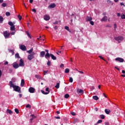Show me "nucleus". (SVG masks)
<instances>
[{
	"mask_svg": "<svg viewBox=\"0 0 125 125\" xmlns=\"http://www.w3.org/2000/svg\"><path fill=\"white\" fill-rule=\"evenodd\" d=\"M36 54L34 52H32L31 54H30L31 56H34Z\"/></svg>",
	"mask_w": 125,
	"mask_h": 125,
	"instance_id": "nucleus-58",
	"label": "nucleus"
},
{
	"mask_svg": "<svg viewBox=\"0 0 125 125\" xmlns=\"http://www.w3.org/2000/svg\"><path fill=\"white\" fill-rule=\"evenodd\" d=\"M45 91H47L46 93H48V94H49L50 91L49 90V88L48 87H46L45 88Z\"/></svg>",
	"mask_w": 125,
	"mask_h": 125,
	"instance_id": "nucleus-45",
	"label": "nucleus"
},
{
	"mask_svg": "<svg viewBox=\"0 0 125 125\" xmlns=\"http://www.w3.org/2000/svg\"><path fill=\"white\" fill-rule=\"evenodd\" d=\"M117 17H121V14H120V13H118L117 14Z\"/></svg>",
	"mask_w": 125,
	"mask_h": 125,
	"instance_id": "nucleus-62",
	"label": "nucleus"
},
{
	"mask_svg": "<svg viewBox=\"0 0 125 125\" xmlns=\"http://www.w3.org/2000/svg\"><path fill=\"white\" fill-rule=\"evenodd\" d=\"M34 56L31 55V54L28 55V56H27V59L29 61H31L32 60H33L34 59Z\"/></svg>",
	"mask_w": 125,
	"mask_h": 125,
	"instance_id": "nucleus-15",
	"label": "nucleus"
},
{
	"mask_svg": "<svg viewBox=\"0 0 125 125\" xmlns=\"http://www.w3.org/2000/svg\"><path fill=\"white\" fill-rule=\"evenodd\" d=\"M3 35L5 39H7L10 36V34L7 31H5L3 32Z\"/></svg>",
	"mask_w": 125,
	"mask_h": 125,
	"instance_id": "nucleus-3",
	"label": "nucleus"
},
{
	"mask_svg": "<svg viewBox=\"0 0 125 125\" xmlns=\"http://www.w3.org/2000/svg\"><path fill=\"white\" fill-rule=\"evenodd\" d=\"M122 74H125V70H122Z\"/></svg>",
	"mask_w": 125,
	"mask_h": 125,
	"instance_id": "nucleus-64",
	"label": "nucleus"
},
{
	"mask_svg": "<svg viewBox=\"0 0 125 125\" xmlns=\"http://www.w3.org/2000/svg\"><path fill=\"white\" fill-rule=\"evenodd\" d=\"M115 61H117L119 62H125V60L122 58L118 57L115 59Z\"/></svg>",
	"mask_w": 125,
	"mask_h": 125,
	"instance_id": "nucleus-6",
	"label": "nucleus"
},
{
	"mask_svg": "<svg viewBox=\"0 0 125 125\" xmlns=\"http://www.w3.org/2000/svg\"><path fill=\"white\" fill-rule=\"evenodd\" d=\"M5 15H6L7 17H9V16H10L11 14H10V13L9 12H6L5 13Z\"/></svg>",
	"mask_w": 125,
	"mask_h": 125,
	"instance_id": "nucleus-34",
	"label": "nucleus"
},
{
	"mask_svg": "<svg viewBox=\"0 0 125 125\" xmlns=\"http://www.w3.org/2000/svg\"><path fill=\"white\" fill-rule=\"evenodd\" d=\"M99 58L100 59H101V60H103L104 61H105V59L102 56H99Z\"/></svg>",
	"mask_w": 125,
	"mask_h": 125,
	"instance_id": "nucleus-44",
	"label": "nucleus"
},
{
	"mask_svg": "<svg viewBox=\"0 0 125 125\" xmlns=\"http://www.w3.org/2000/svg\"><path fill=\"white\" fill-rule=\"evenodd\" d=\"M15 112L17 114H18L19 113V110L18 108L15 109Z\"/></svg>",
	"mask_w": 125,
	"mask_h": 125,
	"instance_id": "nucleus-36",
	"label": "nucleus"
},
{
	"mask_svg": "<svg viewBox=\"0 0 125 125\" xmlns=\"http://www.w3.org/2000/svg\"><path fill=\"white\" fill-rule=\"evenodd\" d=\"M12 72H13V69H12V68H9V73L10 74H11V73H12Z\"/></svg>",
	"mask_w": 125,
	"mask_h": 125,
	"instance_id": "nucleus-48",
	"label": "nucleus"
},
{
	"mask_svg": "<svg viewBox=\"0 0 125 125\" xmlns=\"http://www.w3.org/2000/svg\"><path fill=\"white\" fill-rule=\"evenodd\" d=\"M69 82L70 83H73V79L72 77H69Z\"/></svg>",
	"mask_w": 125,
	"mask_h": 125,
	"instance_id": "nucleus-33",
	"label": "nucleus"
},
{
	"mask_svg": "<svg viewBox=\"0 0 125 125\" xmlns=\"http://www.w3.org/2000/svg\"><path fill=\"white\" fill-rule=\"evenodd\" d=\"M114 28L115 30H116V29H117V24H114Z\"/></svg>",
	"mask_w": 125,
	"mask_h": 125,
	"instance_id": "nucleus-55",
	"label": "nucleus"
},
{
	"mask_svg": "<svg viewBox=\"0 0 125 125\" xmlns=\"http://www.w3.org/2000/svg\"><path fill=\"white\" fill-rule=\"evenodd\" d=\"M43 19L46 21H48L50 20V17L48 15H44L43 17Z\"/></svg>",
	"mask_w": 125,
	"mask_h": 125,
	"instance_id": "nucleus-16",
	"label": "nucleus"
},
{
	"mask_svg": "<svg viewBox=\"0 0 125 125\" xmlns=\"http://www.w3.org/2000/svg\"><path fill=\"white\" fill-rule=\"evenodd\" d=\"M71 114L72 116H76V113L74 112H71Z\"/></svg>",
	"mask_w": 125,
	"mask_h": 125,
	"instance_id": "nucleus-50",
	"label": "nucleus"
},
{
	"mask_svg": "<svg viewBox=\"0 0 125 125\" xmlns=\"http://www.w3.org/2000/svg\"><path fill=\"white\" fill-rule=\"evenodd\" d=\"M24 65H25V64L24 63L23 60L22 59H21L19 61V66L20 67H24Z\"/></svg>",
	"mask_w": 125,
	"mask_h": 125,
	"instance_id": "nucleus-4",
	"label": "nucleus"
},
{
	"mask_svg": "<svg viewBox=\"0 0 125 125\" xmlns=\"http://www.w3.org/2000/svg\"><path fill=\"white\" fill-rule=\"evenodd\" d=\"M90 24L92 25V26H94V22L93 21H90Z\"/></svg>",
	"mask_w": 125,
	"mask_h": 125,
	"instance_id": "nucleus-46",
	"label": "nucleus"
},
{
	"mask_svg": "<svg viewBox=\"0 0 125 125\" xmlns=\"http://www.w3.org/2000/svg\"><path fill=\"white\" fill-rule=\"evenodd\" d=\"M47 65L48 66H50L51 65V62L50 61H47Z\"/></svg>",
	"mask_w": 125,
	"mask_h": 125,
	"instance_id": "nucleus-41",
	"label": "nucleus"
},
{
	"mask_svg": "<svg viewBox=\"0 0 125 125\" xmlns=\"http://www.w3.org/2000/svg\"><path fill=\"white\" fill-rule=\"evenodd\" d=\"M64 29H65V30H66L67 31H70V30H69V27H68V26H65V27H64Z\"/></svg>",
	"mask_w": 125,
	"mask_h": 125,
	"instance_id": "nucleus-37",
	"label": "nucleus"
},
{
	"mask_svg": "<svg viewBox=\"0 0 125 125\" xmlns=\"http://www.w3.org/2000/svg\"><path fill=\"white\" fill-rule=\"evenodd\" d=\"M107 21V17L106 16H104L101 20V22H106Z\"/></svg>",
	"mask_w": 125,
	"mask_h": 125,
	"instance_id": "nucleus-10",
	"label": "nucleus"
},
{
	"mask_svg": "<svg viewBox=\"0 0 125 125\" xmlns=\"http://www.w3.org/2000/svg\"><path fill=\"white\" fill-rule=\"evenodd\" d=\"M121 17L122 20H125V14H123L121 16Z\"/></svg>",
	"mask_w": 125,
	"mask_h": 125,
	"instance_id": "nucleus-39",
	"label": "nucleus"
},
{
	"mask_svg": "<svg viewBox=\"0 0 125 125\" xmlns=\"http://www.w3.org/2000/svg\"><path fill=\"white\" fill-rule=\"evenodd\" d=\"M26 108H29V109L31 108V105L29 104H27L26 105Z\"/></svg>",
	"mask_w": 125,
	"mask_h": 125,
	"instance_id": "nucleus-38",
	"label": "nucleus"
},
{
	"mask_svg": "<svg viewBox=\"0 0 125 125\" xmlns=\"http://www.w3.org/2000/svg\"><path fill=\"white\" fill-rule=\"evenodd\" d=\"M20 49L23 51H26V47L24 45H21L20 46Z\"/></svg>",
	"mask_w": 125,
	"mask_h": 125,
	"instance_id": "nucleus-11",
	"label": "nucleus"
},
{
	"mask_svg": "<svg viewBox=\"0 0 125 125\" xmlns=\"http://www.w3.org/2000/svg\"><path fill=\"white\" fill-rule=\"evenodd\" d=\"M25 84L24 80L21 79V87H23Z\"/></svg>",
	"mask_w": 125,
	"mask_h": 125,
	"instance_id": "nucleus-19",
	"label": "nucleus"
},
{
	"mask_svg": "<svg viewBox=\"0 0 125 125\" xmlns=\"http://www.w3.org/2000/svg\"><path fill=\"white\" fill-rule=\"evenodd\" d=\"M9 52H11L13 55L14 54V51L13 50H10Z\"/></svg>",
	"mask_w": 125,
	"mask_h": 125,
	"instance_id": "nucleus-49",
	"label": "nucleus"
},
{
	"mask_svg": "<svg viewBox=\"0 0 125 125\" xmlns=\"http://www.w3.org/2000/svg\"><path fill=\"white\" fill-rule=\"evenodd\" d=\"M48 71H43V75H45L46 74H47Z\"/></svg>",
	"mask_w": 125,
	"mask_h": 125,
	"instance_id": "nucleus-54",
	"label": "nucleus"
},
{
	"mask_svg": "<svg viewBox=\"0 0 125 125\" xmlns=\"http://www.w3.org/2000/svg\"><path fill=\"white\" fill-rule=\"evenodd\" d=\"M10 30L12 31H15V25H13L10 27Z\"/></svg>",
	"mask_w": 125,
	"mask_h": 125,
	"instance_id": "nucleus-21",
	"label": "nucleus"
},
{
	"mask_svg": "<svg viewBox=\"0 0 125 125\" xmlns=\"http://www.w3.org/2000/svg\"><path fill=\"white\" fill-rule=\"evenodd\" d=\"M93 20L92 18L91 17L87 16L86 18V21L87 22L91 21Z\"/></svg>",
	"mask_w": 125,
	"mask_h": 125,
	"instance_id": "nucleus-14",
	"label": "nucleus"
},
{
	"mask_svg": "<svg viewBox=\"0 0 125 125\" xmlns=\"http://www.w3.org/2000/svg\"><path fill=\"white\" fill-rule=\"evenodd\" d=\"M60 84L59 83H56V85L55 86V87L57 89H59L60 88Z\"/></svg>",
	"mask_w": 125,
	"mask_h": 125,
	"instance_id": "nucleus-24",
	"label": "nucleus"
},
{
	"mask_svg": "<svg viewBox=\"0 0 125 125\" xmlns=\"http://www.w3.org/2000/svg\"><path fill=\"white\" fill-rule=\"evenodd\" d=\"M28 91L30 93H34L35 91V89L33 87H30L28 89Z\"/></svg>",
	"mask_w": 125,
	"mask_h": 125,
	"instance_id": "nucleus-7",
	"label": "nucleus"
},
{
	"mask_svg": "<svg viewBox=\"0 0 125 125\" xmlns=\"http://www.w3.org/2000/svg\"><path fill=\"white\" fill-rule=\"evenodd\" d=\"M106 15H107L106 12H104V13H103V16H106Z\"/></svg>",
	"mask_w": 125,
	"mask_h": 125,
	"instance_id": "nucleus-61",
	"label": "nucleus"
},
{
	"mask_svg": "<svg viewBox=\"0 0 125 125\" xmlns=\"http://www.w3.org/2000/svg\"><path fill=\"white\" fill-rule=\"evenodd\" d=\"M60 67L61 68H63L64 67V64L63 63H61L60 65Z\"/></svg>",
	"mask_w": 125,
	"mask_h": 125,
	"instance_id": "nucleus-52",
	"label": "nucleus"
},
{
	"mask_svg": "<svg viewBox=\"0 0 125 125\" xmlns=\"http://www.w3.org/2000/svg\"><path fill=\"white\" fill-rule=\"evenodd\" d=\"M18 18L19 19V21H21L22 20V17L20 15L18 16Z\"/></svg>",
	"mask_w": 125,
	"mask_h": 125,
	"instance_id": "nucleus-42",
	"label": "nucleus"
},
{
	"mask_svg": "<svg viewBox=\"0 0 125 125\" xmlns=\"http://www.w3.org/2000/svg\"><path fill=\"white\" fill-rule=\"evenodd\" d=\"M33 51V48H31L29 50L27 51V52L29 54H31Z\"/></svg>",
	"mask_w": 125,
	"mask_h": 125,
	"instance_id": "nucleus-25",
	"label": "nucleus"
},
{
	"mask_svg": "<svg viewBox=\"0 0 125 125\" xmlns=\"http://www.w3.org/2000/svg\"><path fill=\"white\" fill-rule=\"evenodd\" d=\"M13 67L14 69H17L19 67V65L17 62H15L13 63Z\"/></svg>",
	"mask_w": 125,
	"mask_h": 125,
	"instance_id": "nucleus-8",
	"label": "nucleus"
},
{
	"mask_svg": "<svg viewBox=\"0 0 125 125\" xmlns=\"http://www.w3.org/2000/svg\"><path fill=\"white\" fill-rule=\"evenodd\" d=\"M9 83L10 84V87H12L15 92H18L19 93H21V87L14 85V84L13 83L12 81H9Z\"/></svg>",
	"mask_w": 125,
	"mask_h": 125,
	"instance_id": "nucleus-1",
	"label": "nucleus"
},
{
	"mask_svg": "<svg viewBox=\"0 0 125 125\" xmlns=\"http://www.w3.org/2000/svg\"><path fill=\"white\" fill-rule=\"evenodd\" d=\"M69 97H70V95L68 94H65L64 96L65 99H68L69 98Z\"/></svg>",
	"mask_w": 125,
	"mask_h": 125,
	"instance_id": "nucleus-30",
	"label": "nucleus"
},
{
	"mask_svg": "<svg viewBox=\"0 0 125 125\" xmlns=\"http://www.w3.org/2000/svg\"><path fill=\"white\" fill-rule=\"evenodd\" d=\"M30 116H31L33 119H35L36 118V117L35 116V115L34 114L31 115Z\"/></svg>",
	"mask_w": 125,
	"mask_h": 125,
	"instance_id": "nucleus-53",
	"label": "nucleus"
},
{
	"mask_svg": "<svg viewBox=\"0 0 125 125\" xmlns=\"http://www.w3.org/2000/svg\"><path fill=\"white\" fill-rule=\"evenodd\" d=\"M115 68L118 71H120V69L117 66H115Z\"/></svg>",
	"mask_w": 125,
	"mask_h": 125,
	"instance_id": "nucleus-59",
	"label": "nucleus"
},
{
	"mask_svg": "<svg viewBox=\"0 0 125 125\" xmlns=\"http://www.w3.org/2000/svg\"><path fill=\"white\" fill-rule=\"evenodd\" d=\"M15 58H19V59H21V57H20V55L19 53H16L15 54Z\"/></svg>",
	"mask_w": 125,
	"mask_h": 125,
	"instance_id": "nucleus-27",
	"label": "nucleus"
},
{
	"mask_svg": "<svg viewBox=\"0 0 125 125\" xmlns=\"http://www.w3.org/2000/svg\"><path fill=\"white\" fill-rule=\"evenodd\" d=\"M79 119L78 118L74 119V123H79Z\"/></svg>",
	"mask_w": 125,
	"mask_h": 125,
	"instance_id": "nucleus-31",
	"label": "nucleus"
},
{
	"mask_svg": "<svg viewBox=\"0 0 125 125\" xmlns=\"http://www.w3.org/2000/svg\"><path fill=\"white\" fill-rule=\"evenodd\" d=\"M92 98L93 100H95V101H98L99 100V98L97 96H93L92 97Z\"/></svg>",
	"mask_w": 125,
	"mask_h": 125,
	"instance_id": "nucleus-20",
	"label": "nucleus"
},
{
	"mask_svg": "<svg viewBox=\"0 0 125 125\" xmlns=\"http://www.w3.org/2000/svg\"><path fill=\"white\" fill-rule=\"evenodd\" d=\"M41 92L42 94H43V95H47L49 94V92H45L44 90H41Z\"/></svg>",
	"mask_w": 125,
	"mask_h": 125,
	"instance_id": "nucleus-28",
	"label": "nucleus"
},
{
	"mask_svg": "<svg viewBox=\"0 0 125 125\" xmlns=\"http://www.w3.org/2000/svg\"><path fill=\"white\" fill-rule=\"evenodd\" d=\"M77 92L78 94H81V95H82L83 94V89H78L77 90Z\"/></svg>",
	"mask_w": 125,
	"mask_h": 125,
	"instance_id": "nucleus-17",
	"label": "nucleus"
},
{
	"mask_svg": "<svg viewBox=\"0 0 125 125\" xmlns=\"http://www.w3.org/2000/svg\"><path fill=\"white\" fill-rule=\"evenodd\" d=\"M114 40L116 41H118L119 43H120L121 42L124 41V38L123 36H118L115 37Z\"/></svg>",
	"mask_w": 125,
	"mask_h": 125,
	"instance_id": "nucleus-2",
	"label": "nucleus"
},
{
	"mask_svg": "<svg viewBox=\"0 0 125 125\" xmlns=\"http://www.w3.org/2000/svg\"><path fill=\"white\" fill-rule=\"evenodd\" d=\"M100 118L104 120L105 119V116L103 114L100 115Z\"/></svg>",
	"mask_w": 125,
	"mask_h": 125,
	"instance_id": "nucleus-35",
	"label": "nucleus"
},
{
	"mask_svg": "<svg viewBox=\"0 0 125 125\" xmlns=\"http://www.w3.org/2000/svg\"><path fill=\"white\" fill-rule=\"evenodd\" d=\"M64 72L66 74H68L70 72V70L69 68H66L65 69Z\"/></svg>",
	"mask_w": 125,
	"mask_h": 125,
	"instance_id": "nucleus-26",
	"label": "nucleus"
},
{
	"mask_svg": "<svg viewBox=\"0 0 125 125\" xmlns=\"http://www.w3.org/2000/svg\"><path fill=\"white\" fill-rule=\"evenodd\" d=\"M3 18L2 16H0V23H2L3 21Z\"/></svg>",
	"mask_w": 125,
	"mask_h": 125,
	"instance_id": "nucleus-29",
	"label": "nucleus"
},
{
	"mask_svg": "<svg viewBox=\"0 0 125 125\" xmlns=\"http://www.w3.org/2000/svg\"><path fill=\"white\" fill-rule=\"evenodd\" d=\"M103 122V120H99L97 121V124H101Z\"/></svg>",
	"mask_w": 125,
	"mask_h": 125,
	"instance_id": "nucleus-40",
	"label": "nucleus"
},
{
	"mask_svg": "<svg viewBox=\"0 0 125 125\" xmlns=\"http://www.w3.org/2000/svg\"><path fill=\"white\" fill-rule=\"evenodd\" d=\"M55 118L56 119H61V117H59V116H55Z\"/></svg>",
	"mask_w": 125,
	"mask_h": 125,
	"instance_id": "nucleus-57",
	"label": "nucleus"
},
{
	"mask_svg": "<svg viewBox=\"0 0 125 125\" xmlns=\"http://www.w3.org/2000/svg\"><path fill=\"white\" fill-rule=\"evenodd\" d=\"M35 77L37 79L40 80L41 79L40 76L39 75H35Z\"/></svg>",
	"mask_w": 125,
	"mask_h": 125,
	"instance_id": "nucleus-32",
	"label": "nucleus"
},
{
	"mask_svg": "<svg viewBox=\"0 0 125 125\" xmlns=\"http://www.w3.org/2000/svg\"><path fill=\"white\" fill-rule=\"evenodd\" d=\"M8 24L9 26H13L14 25V24H15V23H13L12 21H9L8 22Z\"/></svg>",
	"mask_w": 125,
	"mask_h": 125,
	"instance_id": "nucleus-22",
	"label": "nucleus"
},
{
	"mask_svg": "<svg viewBox=\"0 0 125 125\" xmlns=\"http://www.w3.org/2000/svg\"><path fill=\"white\" fill-rule=\"evenodd\" d=\"M26 34H27V36L29 38H30V39H31V36H30V34H29V33L28 31L26 32Z\"/></svg>",
	"mask_w": 125,
	"mask_h": 125,
	"instance_id": "nucleus-43",
	"label": "nucleus"
},
{
	"mask_svg": "<svg viewBox=\"0 0 125 125\" xmlns=\"http://www.w3.org/2000/svg\"><path fill=\"white\" fill-rule=\"evenodd\" d=\"M1 6H2L3 7H5L6 6V4L5 3H2L1 4Z\"/></svg>",
	"mask_w": 125,
	"mask_h": 125,
	"instance_id": "nucleus-47",
	"label": "nucleus"
},
{
	"mask_svg": "<svg viewBox=\"0 0 125 125\" xmlns=\"http://www.w3.org/2000/svg\"><path fill=\"white\" fill-rule=\"evenodd\" d=\"M56 5L55 3H52L48 6V8H54V7H56Z\"/></svg>",
	"mask_w": 125,
	"mask_h": 125,
	"instance_id": "nucleus-13",
	"label": "nucleus"
},
{
	"mask_svg": "<svg viewBox=\"0 0 125 125\" xmlns=\"http://www.w3.org/2000/svg\"><path fill=\"white\" fill-rule=\"evenodd\" d=\"M32 11L34 12L35 14L36 13V10L35 8L32 9Z\"/></svg>",
	"mask_w": 125,
	"mask_h": 125,
	"instance_id": "nucleus-51",
	"label": "nucleus"
},
{
	"mask_svg": "<svg viewBox=\"0 0 125 125\" xmlns=\"http://www.w3.org/2000/svg\"><path fill=\"white\" fill-rule=\"evenodd\" d=\"M105 125H109V122H105Z\"/></svg>",
	"mask_w": 125,
	"mask_h": 125,
	"instance_id": "nucleus-63",
	"label": "nucleus"
},
{
	"mask_svg": "<svg viewBox=\"0 0 125 125\" xmlns=\"http://www.w3.org/2000/svg\"><path fill=\"white\" fill-rule=\"evenodd\" d=\"M45 56V51H41L40 52V57L41 58H43Z\"/></svg>",
	"mask_w": 125,
	"mask_h": 125,
	"instance_id": "nucleus-12",
	"label": "nucleus"
},
{
	"mask_svg": "<svg viewBox=\"0 0 125 125\" xmlns=\"http://www.w3.org/2000/svg\"><path fill=\"white\" fill-rule=\"evenodd\" d=\"M51 57V59L53 61H55L57 60V57L55 56L53 54L50 53L49 55V58Z\"/></svg>",
	"mask_w": 125,
	"mask_h": 125,
	"instance_id": "nucleus-9",
	"label": "nucleus"
},
{
	"mask_svg": "<svg viewBox=\"0 0 125 125\" xmlns=\"http://www.w3.org/2000/svg\"><path fill=\"white\" fill-rule=\"evenodd\" d=\"M45 51L46 52V53L45 54L44 57L46 59H48L49 58H50V54L49 53V50L47 49H45Z\"/></svg>",
	"mask_w": 125,
	"mask_h": 125,
	"instance_id": "nucleus-5",
	"label": "nucleus"
},
{
	"mask_svg": "<svg viewBox=\"0 0 125 125\" xmlns=\"http://www.w3.org/2000/svg\"><path fill=\"white\" fill-rule=\"evenodd\" d=\"M8 64V62L7 61H6L5 62H4V65H6Z\"/></svg>",
	"mask_w": 125,
	"mask_h": 125,
	"instance_id": "nucleus-56",
	"label": "nucleus"
},
{
	"mask_svg": "<svg viewBox=\"0 0 125 125\" xmlns=\"http://www.w3.org/2000/svg\"><path fill=\"white\" fill-rule=\"evenodd\" d=\"M7 113L9 114H13V111L11 110L8 109H7Z\"/></svg>",
	"mask_w": 125,
	"mask_h": 125,
	"instance_id": "nucleus-23",
	"label": "nucleus"
},
{
	"mask_svg": "<svg viewBox=\"0 0 125 125\" xmlns=\"http://www.w3.org/2000/svg\"><path fill=\"white\" fill-rule=\"evenodd\" d=\"M54 30H57L58 29V27L57 26H55L54 27Z\"/></svg>",
	"mask_w": 125,
	"mask_h": 125,
	"instance_id": "nucleus-60",
	"label": "nucleus"
},
{
	"mask_svg": "<svg viewBox=\"0 0 125 125\" xmlns=\"http://www.w3.org/2000/svg\"><path fill=\"white\" fill-rule=\"evenodd\" d=\"M104 112L106 114L109 115L111 112V110L109 109H105Z\"/></svg>",
	"mask_w": 125,
	"mask_h": 125,
	"instance_id": "nucleus-18",
	"label": "nucleus"
}]
</instances>
